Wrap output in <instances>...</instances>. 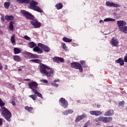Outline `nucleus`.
<instances>
[{"mask_svg":"<svg viewBox=\"0 0 127 127\" xmlns=\"http://www.w3.org/2000/svg\"><path fill=\"white\" fill-rule=\"evenodd\" d=\"M55 7L57 8V9H58V10H59V9H62L63 8V4H62L61 2L57 3L56 4Z\"/></svg>","mask_w":127,"mask_h":127,"instance_id":"nucleus-22","label":"nucleus"},{"mask_svg":"<svg viewBox=\"0 0 127 127\" xmlns=\"http://www.w3.org/2000/svg\"><path fill=\"white\" fill-rule=\"evenodd\" d=\"M114 115V110L111 109L109 110L108 111L106 112L104 114V116H107V117H111V116H113Z\"/></svg>","mask_w":127,"mask_h":127,"instance_id":"nucleus-19","label":"nucleus"},{"mask_svg":"<svg viewBox=\"0 0 127 127\" xmlns=\"http://www.w3.org/2000/svg\"><path fill=\"white\" fill-rule=\"evenodd\" d=\"M64 115V116H67V115H69L68 113V111L67 110H66L65 111H64V113H63Z\"/></svg>","mask_w":127,"mask_h":127,"instance_id":"nucleus-46","label":"nucleus"},{"mask_svg":"<svg viewBox=\"0 0 127 127\" xmlns=\"http://www.w3.org/2000/svg\"><path fill=\"white\" fill-rule=\"evenodd\" d=\"M45 75L47 77H53L54 76V69L50 67V69L46 71Z\"/></svg>","mask_w":127,"mask_h":127,"instance_id":"nucleus-11","label":"nucleus"},{"mask_svg":"<svg viewBox=\"0 0 127 127\" xmlns=\"http://www.w3.org/2000/svg\"><path fill=\"white\" fill-rule=\"evenodd\" d=\"M13 24H14V21H11L10 22L9 25V29L11 31H13V28H14Z\"/></svg>","mask_w":127,"mask_h":127,"instance_id":"nucleus-23","label":"nucleus"},{"mask_svg":"<svg viewBox=\"0 0 127 127\" xmlns=\"http://www.w3.org/2000/svg\"><path fill=\"white\" fill-rule=\"evenodd\" d=\"M38 46H39V47L42 48V49H43L45 52H49L50 51V48H49L48 46H46V45L39 43L38 44Z\"/></svg>","mask_w":127,"mask_h":127,"instance_id":"nucleus-12","label":"nucleus"},{"mask_svg":"<svg viewBox=\"0 0 127 127\" xmlns=\"http://www.w3.org/2000/svg\"><path fill=\"white\" fill-rule=\"evenodd\" d=\"M24 39H26V40H28L29 41H30V38L28 36H25L24 37Z\"/></svg>","mask_w":127,"mask_h":127,"instance_id":"nucleus-43","label":"nucleus"},{"mask_svg":"<svg viewBox=\"0 0 127 127\" xmlns=\"http://www.w3.org/2000/svg\"><path fill=\"white\" fill-rule=\"evenodd\" d=\"M43 83H45V84H48V81L46 79H44L42 81Z\"/></svg>","mask_w":127,"mask_h":127,"instance_id":"nucleus-47","label":"nucleus"},{"mask_svg":"<svg viewBox=\"0 0 127 127\" xmlns=\"http://www.w3.org/2000/svg\"><path fill=\"white\" fill-rule=\"evenodd\" d=\"M29 46L30 48H33V47H35V46H36V44L33 42H30L29 43Z\"/></svg>","mask_w":127,"mask_h":127,"instance_id":"nucleus-34","label":"nucleus"},{"mask_svg":"<svg viewBox=\"0 0 127 127\" xmlns=\"http://www.w3.org/2000/svg\"><path fill=\"white\" fill-rule=\"evenodd\" d=\"M51 84L53 86V87H59V84H58L54 82H52Z\"/></svg>","mask_w":127,"mask_h":127,"instance_id":"nucleus-41","label":"nucleus"},{"mask_svg":"<svg viewBox=\"0 0 127 127\" xmlns=\"http://www.w3.org/2000/svg\"><path fill=\"white\" fill-rule=\"evenodd\" d=\"M70 67L73 69L79 70L81 72H83V67L81 64L78 62H73L70 64Z\"/></svg>","mask_w":127,"mask_h":127,"instance_id":"nucleus-5","label":"nucleus"},{"mask_svg":"<svg viewBox=\"0 0 127 127\" xmlns=\"http://www.w3.org/2000/svg\"><path fill=\"white\" fill-rule=\"evenodd\" d=\"M59 102L61 103V106H62L63 108L66 109V108L68 107V102L66 101V99H65V98L62 97L59 100Z\"/></svg>","mask_w":127,"mask_h":127,"instance_id":"nucleus-10","label":"nucleus"},{"mask_svg":"<svg viewBox=\"0 0 127 127\" xmlns=\"http://www.w3.org/2000/svg\"><path fill=\"white\" fill-rule=\"evenodd\" d=\"M29 98H31V99H32L33 101H35L37 99V96L36 94H33L29 96Z\"/></svg>","mask_w":127,"mask_h":127,"instance_id":"nucleus-35","label":"nucleus"},{"mask_svg":"<svg viewBox=\"0 0 127 127\" xmlns=\"http://www.w3.org/2000/svg\"><path fill=\"white\" fill-rule=\"evenodd\" d=\"M30 23L34 26V28H39L41 26V23L39 22L37 20L33 19L30 21Z\"/></svg>","mask_w":127,"mask_h":127,"instance_id":"nucleus-8","label":"nucleus"},{"mask_svg":"<svg viewBox=\"0 0 127 127\" xmlns=\"http://www.w3.org/2000/svg\"><path fill=\"white\" fill-rule=\"evenodd\" d=\"M101 107V106L100 105H97V108H98V109L100 108Z\"/></svg>","mask_w":127,"mask_h":127,"instance_id":"nucleus-56","label":"nucleus"},{"mask_svg":"<svg viewBox=\"0 0 127 127\" xmlns=\"http://www.w3.org/2000/svg\"><path fill=\"white\" fill-rule=\"evenodd\" d=\"M9 5H10V2H5L4 3V7L6 8V9H8V8L9 7Z\"/></svg>","mask_w":127,"mask_h":127,"instance_id":"nucleus-33","label":"nucleus"},{"mask_svg":"<svg viewBox=\"0 0 127 127\" xmlns=\"http://www.w3.org/2000/svg\"><path fill=\"white\" fill-rule=\"evenodd\" d=\"M30 62H34V63H38V64H39V65H40V64H42L41 62H42L41 60L39 59L30 60Z\"/></svg>","mask_w":127,"mask_h":127,"instance_id":"nucleus-26","label":"nucleus"},{"mask_svg":"<svg viewBox=\"0 0 127 127\" xmlns=\"http://www.w3.org/2000/svg\"><path fill=\"white\" fill-rule=\"evenodd\" d=\"M24 108H25V110H26V111L29 112V113H32L33 111V108L30 107L29 106H25Z\"/></svg>","mask_w":127,"mask_h":127,"instance_id":"nucleus-29","label":"nucleus"},{"mask_svg":"<svg viewBox=\"0 0 127 127\" xmlns=\"http://www.w3.org/2000/svg\"><path fill=\"white\" fill-rule=\"evenodd\" d=\"M59 81H60V80L59 79H55L54 82V83H57V82H59Z\"/></svg>","mask_w":127,"mask_h":127,"instance_id":"nucleus-51","label":"nucleus"},{"mask_svg":"<svg viewBox=\"0 0 127 127\" xmlns=\"http://www.w3.org/2000/svg\"><path fill=\"white\" fill-rule=\"evenodd\" d=\"M28 86H29V89L32 90L33 93L34 91H36L37 89L38 88V83L36 81H30L28 82Z\"/></svg>","mask_w":127,"mask_h":127,"instance_id":"nucleus-6","label":"nucleus"},{"mask_svg":"<svg viewBox=\"0 0 127 127\" xmlns=\"http://www.w3.org/2000/svg\"><path fill=\"white\" fill-rule=\"evenodd\" d=\"M0 112L2 117H3L6 121L7 122H11L12 115L10 111H9L7 108L4 107H1Z\"/></svg>","mask_w":127,"mask_h":127,"instance_id":"nucleus-1","label":"nucleus"},{"mask_svg":"<svg viewBox=\"0 0 127 127\" xmlns=\"http://www.w3.org/2000/svg\"><path fill=\"white\" fill-rule=\"evenodd\" d=\"M88 126H90V120L88 121L84 125V127H88Z\"/></svg>","mask_w":127,"mask_h":127,"instance_id":"nucleus-42","label":"nucleus"},{"mask_svg":"<svg viewBox=\"0 0 127 127\" xmlns=\"http://www.w3.org/2000/svg\"><path fill=\"white\" fill-rule=\"evenodd\" d=\"M113 121V118L112 117H99L98 118H96L93 120L94 123H95L97 126L100 125V122H102L105 124L110 123Z\"/></svg>","mask_w":127,"mask_h":127,"instance_id":"nucleus-2","label":"nucleus"},{"mask_svg":"<svg viewBox=\"0 0 127 127\" xmlns=\"http://www.w3.org/2000/svg\"><path fill=\"white\" fill-rule=\"evenodd\" d=\"M13 60L16 62H20L21 58H20V56L16 55L13 56Z\"/></svg>","mask_w":127,"mask_h":127,"instance_id":"nucleus-24","label":"nucleus"},{"mask_svg":"<svg viewBox=\"0 0 127 127\" xmlns=\"http://www.w3.org/2000/svg\"><path fill=\"white\" fill-rule=\"evenodd\" d=\"M24 54L25 55H27L28 56V57H30V58H31V59H32V58L33 57V54L29 53L28 52H25L24 53Z\"/></svg>","mask_w":127,"mask_h":127,"instance_id":"nucleus-28","label":"nucleus"},{"mask_svg":"<svg viewBox=\"0 0 127 127\" xmlns=\"http://www.w3.org/2000/svg\"><path fill=\"white\" fill-rule=\"evenodd\" d=\"M117 24L120 31L123 32V33H127V26H126L127 22L123 20L117 21Z\"/></svg>","mask_w":127,"mask_h":127,"instance_id":"nucleus-3","label":"nucleus"},{"mask_svg":"<svg viewBox=\"0 0 127 127\" xmlns=\"http://www.w3.org/2000/svg\"><path fill=\"white\" fill-rule=\"evenodd\" d=\"M115 63H119L121 66L125 65V62L122 58H119L117 60H116Z\"/></svg>","mask_w":127,"mask_h":127,"instance_id":"nucleus-18","label":"nucleus"},{"mask_svg":"<svg viewBox=\"0 0 127 127\" xmlns=\"http://www.w3.org/2000/svg\"><path fill=\"white\" fill-rule=\"evenodd\" d=\"M0 70H2V65L0 63Z\"/></svg>","mask_w":127,"mask_h":127,"instance_id":"nucleus-53","label":"nucleus"},{"mask_svg":"<svg viewBox=\"0 0 127 127\" xmlns=\"http://www.w3.org/2000/svg\"><path fill=\"white\" fill-rule=\"evenodd\" d=\"M99 22H100V23H102V22H103V23H104V21H103L102 20H100L99 21Z\"/></svg>","mask_w":127,"mask_h":127,"instance_id":"nucleus-55","label":"nucleus"},{"mask_svg":"<svg viewBox=\"0 0 127 127\" xmlns=\"http://www.w3.org/2000/svg\"><path fill=\"white\" fill-rule=\"evenodd\" d=\"M5 19H6V20H13L14 17H13V16L6 15Z\"/></svg>","mask_w":127,"mask_h":127,"instance_id":"nucleus-30","label":"nucleus"},{"mask_svg":"<svg viewBox=\"0 0 127 127\" xmlns=\"http://www.w3.org/2000/svg\"><path fill=\"white\" fill-rule=\"evenodd\" d=\"M63 41H64V42H67V43H70V42H72V39H69L67 37H64L63 39Z\"/></svg>","mask_w":127,"mask_h":127,"instance_id":"nucleus-31","label":"nucleus"},{"mask_svg":"<svg viewBox=\"0 0 127 127\" xmlns=\"http://www.w3.org/2000/svg\"><path fill=\"white\" fill-rule=\"evenodd\" d=\"M1 20L2 21H4V17H3V16L1 17Z\"/></svg>","mask_w":127,"mask_h":127,"instance_id":"nucleus-52","label":"nucleus"},{"mask_svg":"<svg viewBox=\"0 0 127 127\" xmlns=\"http://www.w3.org/2000/svg\"><path fill=\"white\" fill-rule=\"evenodd\" d=\"M11 42L13 45H15V44H16L15 43V35H13L11 37Z\"/></svg>","mask_w":127,"mask_h":127,"instance_id":"nucleus-27","label":"nucleus"},{"mask_svg":"<svg viewBox=\"0 0 127 127\" xmlns=\"http://www.w3.org/2000/svg\"><path fill=\"white\" fill-rule=\"evenodd\" d=\"M125 106V101H120L119 103V107H121V108H124Z\"/></svg>","mask_w":127,"mask_h":127,"instance_id":"nucleus-37","label":"nucleus"},{"mask_svg":"<svg viewBox=\"0 0 127 127\" xmlns=\"http://www.w3.org/2000/svg\"><path fill=\"white\" fill-rule=\"evenodd\" d=\"M124 61H125V62L127 63V55L124 58Z\"/></svg>","mask_w":127,"mask_h":127,"instance_id":"nucleus-50","label":"nucleus"},{"mask_svg":"<svg viewBox=\"0 0 127 127\" xmlns=\"http://www.w3.org/2000/svg\"><path fill=\"white\" fill-rule=\"evenodd\" d=\"M40 71L42 74H44L47 71V70L50 69V67L44 64H39Z\"/></svg>","mask_w":127,"mask_h":127,"instance_id":"nucleus-7","label":"nucleus"},{"mask_svg":"<svg viewBox=\"0 0 127 127\" xmlns=\"http://www.w3.org/2000/svg\"><path fill=\"white\" fill-rule=\"evenodd\" d=\"M62 44L63 49H64V50H65V51H67V46H66V44L63 43H62Z\"/></svg>","mask_w":127,"mask_h":127,"instance_id":"nucleus-39","label":"nucleus"},{"mask_svg":"<svg viewBox=\"0 0 127 127\" xmlns=\"http://www.w3.org/2000/svg\"><path fill=\"white\" fill-rule=\"evenodd\" d=\"M89 113L90 115L96 116H102V113L100 111H90Z\"/></svg>","mask_w":127,"mask_h":127,"instance_id":"nucleus-15","label":"nucleus"},{"mask_svg":"<svg viewBox=\"0 0 127 127\" xmlns=\"http://www.w3.org/2000/svg\"><path fill=\"white\" fill-rule=\"evenodd\" d=\"M11 104H12V105L13 106H15L16 105L14 100H12V102H11Z\"/></svg>","mask_w":127,"mask_h":127,"instance_id":"nucleus-48","label":"nucleus"},{"mask_svg":"<svg viewBox=\"0 0 127 127\" xmlns=\"http://www.w3.org/2000/svg\"><path fill=\"white\" fill-rule=\"evenodd\" d=\"M29 3L30 6H28V7L29 8H30V9H33V10L38 11V12H40V13H42V12H43V11L40 8V7L38 6H36L38 4V2L35 1L30 0Z\"/></svg>","mask_w":127,"mask_h":127,"instance_id":"nucleus-4","label":"nucleus"},{"mask_svg":"<svg viewBox=\"0 0 127 127\" xmlns=\"http://www.w3.org/2000/svg\"><path fill=\"white\" fill-rule=\"evenodd\" d=\"M35 95H37L38 97L39 98H41V99H43V97L42 96V94L40 93H39L37 90H34V92H33Z\"/></svg>","mask_w":127,"mask_h":127,"instance_id":"nucleus-25","label":"nucleus"},{"mask_svg":"<svg viewBox=\"0 0 127 127\" xmlns=\"http://www.w3.org/2000/svg\"><path fill=\"white\" fill-rule=\"evenodd\" d=\"M22 13L23 16H25L27 19H30V20H32V19H34V17L31 14V13H29L28 11H22Z\"/></svg>","mask_w":127,"mask_h":127,"instance_id":"nucleus-9","label":"nucleus"},{"mask_svg":"<svg viewBox=\"0 0 127 127\" xmlns=\"http://www.w3.org/2000/svg\"><path fill=\"white\" fill-rule=\"evenodd\" d=\"M18 71H22V69H21V68H19V69H18Z\"/></svg>","mask_w":127,"mask_h":127,"instance_id":"nucleus-57","label":"nucleus"},{"mask_svg":"<svg viewBox=\"0 0 127 127\" xmlns=\"http://www.w3.org/2000/svg\"><path fill=\"white\" fill-rule=\"evenodd\" d=\"M5 105V103H4L3 101H2L1 99L0 98V107H4Z\"/></svg>","mask_w":127,"mask_h":127,"instance_id":"nucleus-40","label":"nucleus"},{"mask_svg":"<svg viewBox=\"0 0 127 127\" xmlns=\"http://www.w3.org/2000/svg\"><path fill=\"white\" fill-rule=\"evenodd\" d=\"M24 81H27L29 82V81H30V79H25Z\"/></svg>","mask_w":127,"mask_h":127,"instance_id":"nucleus-54","label":"nucleus"},{"mask_svg":"<svg viewBox=\"0 0 127 127\" xmlns=\"http://www.w3.org/2000/svg\"><path fill=\"white\" fill-rule=\"evenodd\" d=\"M67 113H68V114H72V113H73V110H67Z\"/></svg>","mask_w":127,"mask_h":127,"instance_id":"nucleus-45","label":"nucleus"},{"mask_svg":"<svg viewBox=\"0 0 127 127\" xmlns=\"http://www.w3.org/2000/svg\"><path fill=\"white\" fill-rule=\"evenodd\" d=\"M104 21H116V19L111 18H106L104 20Z\"/></svg>","mask_w":127,"mask_h":127,"instance_id":"nucleus-36","label":"nucleus"},{"mask_svg":"<svg viewBox=\"0 0 127 127\" xmlns=\"http://www.w3.org/2000/svg\"><path fill=\"white\" fill-rule=\"evenodd\" d=\"M80 64L82 65L84 68H86V67H87V65L86 64V63L84 61H80Z\"/></svg>","mask_w":127,"mask_h":127,"instance_id":"nucleus-38","label":"nucleus"},{"mask_svg":"<svg viewBox=\"0 0 127 127\" xmlns=\"http://www.w3.org/2000/svg\"><path fill=\"white\" fill-rule=\"evenodd\" d=\"M53 61L56 62V63H62L65 62L64 59L58 57H55L53 58Z\"/></svg>","mask_w":127,"mask_h":127,"instance_id":"nucleus-14","label":"nucleus"},{"mask_svg":"<svg viewBox=\"0 0 127 127\" xmlns=\"http://www.w3.org/2000/svg\"><path fill=\"white\" fill-rule=\"evenodd\" d=\"M106 4L107 6H109V7H111L112 6L113 7H120L121 6V5L119 4H116L112 1H106Z\"/></svg>","mask_w":127,"mask_h":127,"instance_id":"nucleus-13","label":"nucleus"},{"mask_svg":"<svg viewBox=\"0 0 127 127\" xmlns=\"http://www.w3.org/2000/svg\"><path fill=\"white\" fill-rule=\"evenodd\" d=\"M34 58H39V56H38V55H37L36 54H33V58H32V59H33Z\"/></svg>","mask_w":127,"mask_h":127,"instance_id":"nucleus-44","label":"nucleus"},{"mask_svg":"<svg viewBox=\"0 0 127 127\" xmlns=\"http://www.w3.org/2000/svg\"><path fill=\"white\" fill-rule=\"evenodd\" d=\"M111 43L113 46H117L119 44V41L117 39H114V38L111 40Z\"/></svg>","mask_w":127,"mask_h":127,"instance_id":"nucleus-20","label":"nucleus"},{"mask_svg":"<svg viewBox=\"0 0 127 127\" xmlns=\"http://www.w3.org/2000/svg\"><path fill=\"white\" fill-rule=\"evenodd\" d=\"M21 52V50L18 48H14V54H19Z\"/></svg>","mask_w":127,"mask_h":127,"instance_id":"nucleus-32","label":"nucleus"},{"mask_svg":"<svg viewBox=\"0 0 127 127\" xmlns=\"http://www.w3.org/2000/svg\"><path fill=\"white\" fill-rule=\"evenodd\" d=\"M18 3H27L28 4L30 2V0H15Z\"/></svg>","mask_w":127,"mask_h":127,"instance_id":"nucleus-21","label":"nucleus"},{"mask_svg":"<svg viewBox=\"0 0 127 127\" xmlns=\"http://www.w3.org/2000/svg\"><path fill=\"white\" fill-rule=\"evenodd\" d=\"M33 51L35 52H37L38 54H41L43 53V50L38 47V46H36L33 48Z\"/></svg>","mask_w":127,"mask_h":127,"instance_id":"nucleus-16","label":"nucleus"},{"mask_svg":"<svg viewBox=\"0 0 127 127\" xmlns=\"http://www.w3.org/2000/svg\"><path fill=\"white\" fill-rule=\"evenodd\" d=\"M87 116L85 115H82L81 116H77L75 120V123H78V122H80V121H81V120H83L84 119H85V118H86Z\"/></svg>","mask_w":127,"mask_h":127,"instance_id":"nucleus-17","label":"nucleus"},{"mask_svg":"<svg viewBox=\"0 0 127 127\" xmlns=\"http://www.w3.org/2000/svg\"><path fill=\"white\" fill-rule=\"evenodd\" d=\"M3 122V120L2 118H0V126H1L2 125V122Z\"/></svg>","mask_w":127,"mask_h":127,"instance_id":"nucleus-49","label":"nucleus"}]
</instances>
